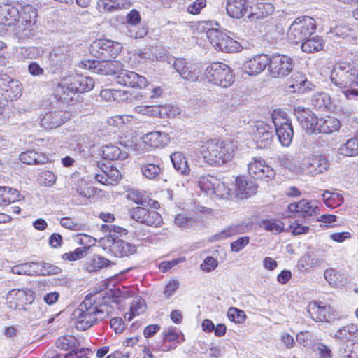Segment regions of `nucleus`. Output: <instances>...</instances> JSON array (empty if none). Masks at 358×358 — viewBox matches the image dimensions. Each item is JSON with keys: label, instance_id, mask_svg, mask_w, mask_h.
<instances>
[{"label": "nucleus", "instance_id": "obj_24", "mask_svg": "<svg viewBox=\"0 0 358 358\" xmlns=\"http://www.w3.org/2000/svg\"><path fill=\"white\" fill-rule=\"evenodd\" d=\"M226 10L231 17L238 19L245 15L248 17L250 3L248 0H228Z\"/></svg>", "mask_w": 358, "mask_h": 358}, {"label": "nucleus", "instance_id": "obj_26", "mask_svg": "<svg viewBox=\"0 0 358 358\" xmlns=\"http://www.w3.org/2000/svg\"><path fill=\"white\" fill-rule=\"evenodd\" d=\"M290 212L299 213L302 217H312L317 213L318 207L315 201H309L302 199L296 203H290L288 206Z\"/></svg>", "mask_w": 358, "mask_h": 358}, {"label": "nucleus", "instance_id": "obj_50", "mask_svg": "<svg viewBox=\"0 0 358 358\" xmlns=\"http://www.w3.org/2000/svg\"><path fill=\"white\" fill-rule=\"evenodd\" d=\"M261 227L275 234H280L284 229V224L281 221L276 220H263L261 223Z\"/></svg>", "mask_w": 358, "mask_h": 358}, {"label": "nucleus", "instance_id": "obj_28", "mask_svg": "<svg viewBox=\"0 0 358 358\" xmlns=\"http://www.w3.org/2000/svg\"><path fill=\"white\" fill-rule=\"evenodd\" d=\"M236 185L238 195L241 199L248 198L257 192V185L252 180H248L244 176L236 178Z\"/></svg>", "mask_w": 358, "mask_h": 358}, {"label": "nucleus", "instance_id": "obj_54", "mask_svg": "<svg viewBox=\"0 0 358 358\" xmlns=\"http://www.w3.org/2000/svg\"><path fill=\"white\" fill-rule=\"evenodd\" d=\"M127 196L129 199L133 201L136 204L141 205L143 206H150V201L151 199L138 190L131 191L128 194Z\"/></svg>", "mask_w": 358, "mask_h": 358}, {"label": "nucleus", "instance_id": "obj_25", "mask_svg": "<svg viewBox=\"0 0 358 358\" xmlns=\"http://www.w3.org/2000/svg\"><path fill=\"white\" fill-rule=\"evenodd\" d=\"M20 21V10L10 4L0 6V24L6 26L17 25Z\"/></svg>", "mask_w": 358, "mask_h": 358}, {"label": "nucleus", "instance_id": "obj_23", "mask_svg": "<svg viewBox=\"0 0 358 358\" xmlns=\"http://www.w3.org/2000/svg\"><path fill=\"white\" fill-rule=\"evenodd\" d=\"M70 76L59 83L55 90V97L64 103H69L74 100L76 90L72 85Z\"/></svg>", "mask_w": 358, "mask_h": 358}, {"label": "nucleus", "instance_id": "obj_32", "mask_svg": "<svg viewBox=\"0 0 358 358\" xmlns=\"http://www.w3.org/2000/svg\"><path fill=\"white\" fill-rule=\"evenodd\" d=\"M72 80V85L76 90L77 93L89 92L94 87L95 82L91 77L83 75H75L70 76Z\"/></svg>", "mask_w": 358, "mask_h": 358}, {"label": "nucleus", "instance_id": "obj_56", "mask_svg": "<svg viewBox=\"0 0 358 358\" xmlns=\"http://www.w3.org/2000/svg\"><path fill=\"white\" fill-rule=\"evenodd\" d=\"M138 24H130L127 26V36L132 38H142L148 33L147 29L143 27H138Z\"/></svg>", "mask_w": 358, "mask_h": 358}, {"label": "nucleus", "instance_id": "obj_44", "mask_svg": "<svg viewBox=\"0 0 358 358\" xmlns=\"http://www.w3.org/2000/svg\"><path fill=\"white\" fill-rule=\"evenodd\" d=\"M145 308L146 305L143 299L141 298L135 299L131 304L130 312L125 313L124 318L131 321L134 317L144 313Z\"/></svg>", "mask_w": 358, "mask_h": 358}, {"label": "nucleus", "instance_id": "obj_1", "mask_svg": "<svg viewBox=\"0 0 358 358\" xmlns=\"http://www.w3.org/2000/svg\"><path fill=\"white\" fill-rule=\"evenodd\" d=\"M112 313V307L101 300H94L92 296H87L72 315L75 320L77 329L85 331Z\"/></svg>", "mask_w": 358, "mask_h": 358}, {"label": "nucleus", "instance_id": "obj_10", "mask_svg": "<svg viewBox=\"0 0 358 358\" xmlns=\"http://www.w3.org/2000/svg\"><path fill=\"white\" fill-rule=\"evenodd\" d=\"M38 12L31 5H25L20 10V21L17 22V32L21 37L29 38L34 35L33 29L37 21Z\"/></svg>", "mask_w": 358, "mask_h": 358}, {"label": "nucleus", "instance_id": "obj_16", "mask_svg": "<svg viewBox=\"0 0 358 358\" xmlns=\"http://www.w3.org/2000/svg\"><path fill=\"white\" fill-rule=\"evenodd\" d=\"M254 141L261 149L269 147L273 141V133L270 127L263 121H257L252 128Z\"/></svg>", "mask_w": 358, "mask_h": 358}, {"label": "nucleus", "instance_id": "obj_12", "mask_svg": "<svg viewBox=\"0 0 358 358\" xmlns=\"http://www.w3.org/2000/svg\"><path fill=\"white\" fill-rule=\"evenodd\" d=\"M248 172L252 178L266 182L273 180L275 176V170L260 157L252 158L248 164Z\"/></svg>", "mask_w": 358, "mask_h": 358}, {"label": "nucleus", "instance_id": "obj_5", "mask_svg": "<svg viewBox=\"0 0 358 358\" xmlns=\"http://www.w3.org/2000/svg\"><path fill=\"white\" fill-rule=\"evenodd\" d=\"M206 80L213 85L226 88L234 83V74L227 64L215 62L208 66L204 72Z\"/></svg>", "mask_w": 358, "mask_h": 358}, {"label": "nucleus", "instance_id": "obj_49", "mask_svg": "<svg viewBox=\"0 0 358 358\" xmlns=\"http://www.w3.org/2000/svg\"><path fill=\"white\" fill-rule=\"evenodd\" d=\"M77 343L74 336L67 335L59 338L56 341V346L61 350H69L76 348Z\"/></svg>", "mask_w": 358, "mask_h": 358}, {"label": "nucleus", "instance_id": "obj_46", "mask_svg": "<svg viewBox=\"0 0 358 358\" xmlns=\"http://www.w3.org/2000/svg\"><path fill=\"white\" fill-rule=\"evenodd\" d=\"M357 333L358 328L357 325L349 324L338 329L334 334V337L342 341H345L355 336Z\"/></svg>", "mask_w": 358, "mask_h": 358}, {"label": "nucleus", "instance_id": "obj_55", "mask_svg": "<svg viewBox=\"0 0 358 358\" xmlns=\"http://www.w3.org/2000/svg\"><path fill=\"white\" fill-rule=\"evenodd\" d=\"M213 180H218L212 176H203L199 180V186L201 190L207 194H213L215 182Z\"/></svg>", "mask_w": 358, "mask_h": 358}, {"label": "nucleus", "instance_id": "obj_3", "mask_svg": "<svg viewBox=\"0 0 358 358\" xmlns=\"http://www.w3.org/2000/svg\"><path fill=\"white\" fill-rule=\"evenodd\" d=\"M236 145L231 141L210 139L206 141L201 148L204 159L213 166H221L231 160Z\"/></svg>", "mask_w": 358, "mask_h": 358}, {"label": "nucleus", "instance_id": "obj_39", "mask_svg": "<svg viewBox=\"0 0 358 358\" xmlns=\"http://www.w3.org/2000/svg\"><path fill=\"white\" fill-rule=\"evenodd\" d=\"M331 98L329 94L320 92L315 94L311 99L312 105L317 110L324 111L331 105Z\"/></svg>", "mask_w": 358, "mask_h": 358}, {"label": "nucleus", "instance_id": "obj_58", "mask_svg": "<svg viewBox=\"0 0 358 358\" xmlns=\"http://www.w3.org/2000/svg\"><path fill=\"white\" fill-rule=\"evenodd\" d=\"M239 233V227L238 226H231L221 232L215 234L213 237V241H221L226 239L232 236L236 235Z\"/></svg>", "mask_w": 358, "mask_h": 358}, {"label": "nucleus", "instance_id": "obj_11", "mask_svg": "<svg viewBox=\"0 0 358 358\" xmlns=\"http://www.w3.org/2000/svg\"><path fill=\"white\" fill-rule=\"evenodd\" d=\"M329 168V161L322 155H314L304 158L296 171L305 175L315 176L323 173Z\"/></svg>", "mask_w": 358, "mask_h": 358}, {"label": "nucleus", "instance_id": "obj_43", "mask_svg": "<svg viewBox=\"0 0 358 358\" xmlns=\"http://www.w3.org/2000/svg\"><path fill=\"white\" fill-rule=\"evenodd\" d=\"M338 354L340 358H358V343L350 342L343 344Z\"/></svg>", "mask_w": 358, "mask_h": 358}, {"label": "nucleus", "instance_id": "obj_37", "mask_svg": "<svg viewBox=\"0 0 358 358\" xmlns=\"http://www.w3.org/2000/svg\"><path fill=\"white\" fill-rule=\"evenodd\" d=\"M20 160L27 164H45L48 158L42 153L27 150L20 155Z\"/></svg>", "mask_w": 358, "mask_h": 358}, {"label": "nucleus", "instance_id": "obj_6", "mask_svg": "<svg viewBox=\"0 0 358 358\" xmlns=\"http://www.w3.org/2000/svg\"><path fill=\"white\" fill-rule=\"evenodd\" d=\"M271 117L279 142L282 146H289L292 141L294 130L287 113L280 110H274Z\"/></svg>", "mask_w": 358, "mask_h": 358}, {"label": "nucleus", "instance_id": "obj_17", "mask_svg": "<svg viewBox=\"0 0 358 358\" xmlns=\"http://www.w3.org/2000/svg\"><path fill=\"white\" fill-rule=\"evenodd\" d=\"M307 311L310 317L316 322H329L335 316L334 308L322 302H310L307 307Z\"/></svg>", "mask_w": 358, "mask_h": 358}, {"label": "nucleus", "instance_id": "obj_47", "mask_svg": "<svg viewBox=\"0 0 358 358\" xmlns=\"http://www.w3.org/2000/svg\"><path fill=\"white\" fill-rule=\"evenodd\" d=\"M292 80L293 83L291 85V87H292L294 91L297 90L300 92H303L306 90L310 89L309 87L310 83L303 73H294Z\"/></svg>", "mask_w": 358, "mask_h": 358}, {"label": "nucleus", "instance_id": "obj_63", "mask_svg": "<svg viewBox=\"0 0 358 358\" xmlns=\"http://www.w3.org/2000/svg\"><path fill=\"white\" fill-rule=\"evenodd\" d=\"M314 350L317 352L318 358H332L331 349L322 343H317L315 344Z\"/></svg>", "mask_w": 358, "mask_h": 358}, {"label": "nucleus", "instance_id": "obj_34", "mask_svg": "<svg viewBox=\"0 0 358 358\" xmlns=\"http://www.w3.org/2000/svg\"><path fill=\"white\" fill-rule=\"evenodd\" d=\"M320 264V259L314 253L308 252L299 259L297 267L301 272H308L312 268L318 267Z\"/></svg>", "mask_w": 358, "mask_h": 358}, {"label": "nucleus", "instance_id": "obj_30", "mask_svg": "<svg viewBox=\"0 0 358 358\" xmlns=\"http://www.w3.org/2000/svg\"><path fill=\"white\" fill-rule=\"evenodd\" d=\"M273 11V6L268 2H258L254 5L250 4L248 18H264L269 15H271Z\"/></svg>", "mask_w": 358, "mask_h": 358}, {"label": "nucleus", "instance_id": "obj_31", "mask_svg": "<svg viewBox=\"0 0 358 358\" xmlns=\"http://www.w3.org/2000/svg\"><path fill=\"white\" fill-rule=\"evenodd\" d=\"M99 155L106 160H123L128 156V153L121 150L115 145L109 144L101 147Z\"/></svg>", "mask_w": 358, "mask_h": 358}, {"label": "nucleus", "instance_id": "obj_4", "mask_svg": "<svg viewBox=\"0 0 358 358\" xmlns=\"http://www.w3.org/2000/svg\"><path fill=\"white\" fill-rule=\"evenodd\" d=\"M316 29L315 20L309 16L297 17L289 26L287 38L292 43L303 42L313 34Z\"/></svg>", "mask_w": 358, "mask_h": 358}, {"label": "nucleus", "instance_id": "obj_40", "mask_svg": "<svg viewBox=\"0 0 358 358\" xmlns=\"http://www.w3.org/2000/svg\"><path fill=\"white\" fill-rule=\"evenodd\" d=\"M323 47L322 40L315 36L312 38H306L302 42L301 50L304 52L312 53L322 50Z\"/></svg>", "mask_w": 358, "mask_h": 358}, {"label": "nucleus", "instance_id": "obj_2", "mask_svg": "<svg viewBox=\"0 0 358 358\" xmlns=\"http://www.w3.org/2000/svg\"><path fill=\"white\" fill-rule=\"evenodd\" d=\"M294 114L307 134H331L338 131L341 124L338 119L332 116L318 118L308 108L297 106L294 108Z\"/></svg>", "mask_w": 358, "mask_h": 358}, {"label": "nucleus", "instance_id": "obj_64", "mask_svg": "<svg viewBox=\"0 0 358 358\" xmlns=\"http://www.w3.org/2000/svg\"><path fill=\"white\" fill-rule=\"evenodd\" d=\"M250 242L249 236H243L231 243V249L233 252H238Z\"/></svg>", "mask_w": 358, "mask_h": 358}, {"label": "nucleus", "instance_id": "obj_7", "mask_svg": "<svg viewBox=\"0 0 358 358\" xmlns=\"http://www.w3.org/2000/svg\"><path fill=\"white\" fill-rule=\"evenodd\" d=\"M355 71L353 65L348 62L337 64L331 72V83L341 89H345L355 84Z\"/></svg>", "mask_w": 358, "mask_h": 358}, {"label": "nucleus", "instance_id": "obj_59", "mask_svg": "<svg viewBox=\"0 0 358 358\" xmlns=\"http://www.w3.org/2000/svg\"><path fill=\"white\" fill-rule=\"evenodd\" d=\"M189 63L183 58L173 59V66L182 79L189 66Z\"/></svg>", "mask_w": 358, "mask_h": 358}, {"label": "nucleus", "instance_id": "obj_20", "mask_svg": "<svg viewBox=\"0 0 358 358\" xmlns=\"http://www.w3.org/2000/svg\"><path fill=\"white\" fill-rule=\"evenodd\" d=\"M0 90L5 99L11 101L18 98L22 93L19 81L6 74L0 76Z\"/></svg>", "mask_w": 358, "mask_h": 358}, {"label": "nucleus", "instance_id": "obj_51", "mask_svg": "<svg viewBox=\"0 0 358 358\" xmlns=\"http://www.w3.org/2000/svg\"><path fill=\"white\" fill-rule=\"evenodd\" d=\"M201 72L202 70L198 64L190 62L183 79L189 82L199 81Z\"/></svg>", "mask_w": 358, "mask_h": 358}, {"label": "nucleus", "instance_id": "obj_27", "mask_svg": "<svg viewBox=\"0 0 358 358\" xmlns=\"http://www.w3.org/2000/svg\"><path fill=\"white\" fill-rule=\"evenodd\" d=\"M110 251L115 257H127L136 251V245L122 239L114 240Z\"/></svg>", "mask_w": 358, "mask_h": 358}, {"label": "nucleus", "instance_id": "obj_38", "mask_svg": "<svg viewBox=\"0 0 358 358\" xmlns=\"http://www.w3.org/2000/svg\"><path fill=\"white\" fill-rule=\"evenodd\" d=\"M19 195V192L15 189L0 186V206H8L15 202Z\"/></svg>", "mask_w": 358, "mask_h": 358}, {"label": "nucleus", "instance_id": "obj_9", "mask_svg": "<svg viewBox=\"0 0 358 358\" xmlns=\"http://www.w3.org/2000/svg\"><path fill=\"white\" fill-rule=\"evenodd\" d=\"M122 48V45L112 40L101 38L94 41L90 45V52L101 60L114 58L118 55Z\"/></svg>", "mask_w": 358, "mask_h": 358}, {"label": "nucleus", "instance_id": "obj_15", "mask_svg": "<svg viewBox=\"0 0 358 358\" xmlns=\"http://www.w3.org/2000/svg\"><path fill=\"white\" fill-rule=\"evenodd\" d=\"M210 36L213 41L211 44L222 52H237L241 50L238 42L222 31H211Z\"/></svg>", "mask_w": 358, "mask_h": 358}, {"label": "nucleus", "instance_id": "obj_35", "mask_svg": "<svg viewBox=\"0 0 358 358\" xmlns=\"http://www.w3.org/2000/svg\"><path fill=\"white\" fill-rule=\"evenodd\" d=\"M170 157L174 169L180 174L182 176H188L189 174L190 168L182 152H175Z\"/></svg>", "mask_w": 358, "mask_h": 358}, {"label": "nucleus", "instance_id": "obj_62", "mask_svg": "<svg viewBox=\"0 0 358 358\" xmlns=\"http://www.w3.org/2000/svg\"><path fill=\"white\" fill-rule=\"evenodd\" d=\"M71 52V47L69 45H63L62 47H59L54 50L53 53L50 55V57L52 58L55 57H61L60 62H66V59L70 57L69 52Z\"/></svg>", "mask_w": 358, "mask_h": 358}, {"label": "nucleus", "instance_id": "obj_61", "mask_svg": "<svg viewBox=\"0 0 358 358\" xmlns=\"http://www.w3.org/2000/svg\"><path fill=\"white\" fill-rule=\"evenodd\" d=\"M214 24L218 26V24L217 22L213 23V22L210 21L201 22L199 24V29L201 31L206 32V37L208 38L210 43H212L213 41L211 37L210 36V33H211V31L220 32V31H219L218 29L213 27Z\"/></svg>", "mask_w": 358, "mask_h": 358}, {"label": "nucleus", "instance_id": "obj_18", "mask_svg": "<svg viewBox=\"0 0 358 358\" xmlns=\"http://www.w3.org/2000/svg\"><path fill=\"white\" fill-rule=\"evenodd\" d=\"M120 85L137 88H143L148 84L147 79L136 72L122 69L116 78Z\"/></svg>", "mask_w": 358, "mask_h": 358}, {"label": "nucleus", "instance_id": "obj_52", "mask_svg": "<svg viewBox=\"0 0 358 358\" xmlns=\"http://www.w3.org/2000/svg\"><path fill=\"white\" fill-rule=\"evenodd\" d=\"M101 3L106 11L127 8L129 6V3L127 0H109L107 2L104 0H101Z\"/></svg>", "mask_w": 358, "mask_h": 358}, {"label": "nucleus", "instance_id": "obj_45", "mask_svg": "<svg viewBox=\"0 0 358 358\" xmlns=\"http://www.w3.org/2000/svg\"><path fill=\"white\" fill-rule=\"evenodd\" d=\"M215 182L213 194L217 198L222 199H231L233 197L234 192L232 189L226 185L225 183L220 180H213Z\"/></svg>", "mask_w": 358, "mask_h": 358}, {"label": "nucleus", "instance_id": "obj_41", "mask_svg": "<svg viewBox=\"0 0 358 358\" xmlns=\"http://www.w3.org/2000/svg\"><path fill=\"white\" fill-rule=\"evenodd\" d=\"M111 264V262L108 259L99 255H94L87 263V270L89 272H95Z\"/></svg>", "mask_w": 358, "mask_h": 358}, {"label": "nucleus", "instance_id": "obj_42", "mask_svg": "<svg viewBox=\"0 0 358 358\" xmlns=\"http://www.w3.org/2000/svg\"><path fill=\"white\" fill-rule=\"evenodd\" d=\"M61 269L52 264L35 262L36 275H50L60 273Z\"/></svg>", "mask_w": 358, "mask_h": 358}, {"label": "nucleus", "instance_id": "obj_21", "mask_svg": "<svg viewBox=\"0 0 358 358\" xmlns=\"http://www.w3.org/2000/svg\"><path fill=\"white\" fill-rule=\"evenodd\" d=\"M89 69H93L95 72L102 75H119L122 69V64L117 60H110V59L102 60L101 62L93 61L89 62Z\"/></svg>", "mask_w": 358, "mask_h": 358}, {"label": "nucleus", "instance_id": "obj_14", "mask_svg": "<svg viewBox=\"0 0 358 358\" xmlns=\"http://www.w3.org/2000/svg\"><path fill=\"white\" fill-rule=\"evenodd\" d=\"M35 293L30 289H13L6 295V301L10 308L27 310L24 305L31 304Z\"/></svg>", "mask_w": 358, "mask_h": 358}, {"label": "nucleus", "instance_id": "obj_36", "mask_svg": "<svg viewBox=\"0 0 358 358\" xmlns=\"http://www.w3.org/2000/svg\"><path fill=\"white\" fill-rule=\"evenodd\" d=\"M338 154L345 157H354L358 155V135L348 139L340 145L338 149Z\"/></svg>", "mask_w": 358, "mask_h": 358}, {"label": "nucleus", "instance_id": "obj_33", "mask_svg": "<svg viewBox=\"0 0 358 358\" xmlns=\"http://www.w3.org/2000/svg\"><path fill=\"white\" fill-rule=\"evenodd\" d=\"M144 142L153 148L164 147L169 142L168 134L161 131H152L143 136Z\"/></svg>", "mask_w": 358, "mask_h": 358}, {"label": "nucleus", "instance_id": "obj_48", "mask_svg": "<svg viewBox=\"0 0 358 358\" xmlns=\"http://www.w3.org/2000/svg\"><path fill=\"white\" fill-rule=\"evenodd\" d=\"M11 272L17 275H36L35 262L15 265L11 268Z\"/></svg>", "mask_w": 358, "mask_h": 358}, {"label": "nucleus", "instance_id": "obj_22", "mask_svg": "<svg viewBox=\"0 0 358 358\" xmlns=\"http://www.w3.org/2000/svg\"><path fill=\"white\" fill-rule=\"evenodd\" d=\"M69 113L62 110L47 113L41 120V127L45 130L57 128L69 119Z\"/></svg>", "mask_w": 358, "mask_h": 358}, {"label": "nucleus", "instance_id": "obj_29", "mask_svg": "<svg viewBox=\"0 0 358 358\" xmlns=\"http://www.w3.org/2000/svg\"><path fill=\"white\" fill-rule=\"evenodd\" d=\"M141 171L143 176L152 180H159L163 173L162 164L155 160L154 162H145L141 164Z\"/></svg>", "mask_w": 358, "mask_h": 358}, {"label": "nucleus", "instance_id": "obj_8", "mask_svg": "<svg viewBox=\"0 0 358 358\" xmlns=\"http://www.w3.org/2000/svg\"><path fill=\"white\" fill-rule=\"evenodd\" d=\"M294 66L292 57L285 55H273L269 57L268 71L273 78H283L289 75Z\"/></svg>", "mask_w": 358, "mask_h": 358}, {"label": "nucleus", "instance_id": "obj_19", "mask_svg": "<svg viewBox=\"0 0 358 358\" xmlns=\"http://www.w3.org/2000/svg\"><path fill=\"white\" fill-rule=\"evenodd\" d=\"M269 57L267 55L259 54L246 60L242 66L243 72L250 76L262 73L268 66Z\"/></svg>", "mask_w": 358, "mask_h": 358}, {"label": "nucleus", "instance_id": "obj_57", "mask_svg": "<svg viewBox=\"0 0 358 358\" xmlns=\"http://www.w3.org/2000/svg\"><path fill=\"white\" fill-rule=\"evenodd\" d=\"M88 246H84L76 248L74 251L64 253L62 255V258L69 261H75L83 257L86 253V251L90 248Z\"/></svg>", "mask_w": 358, "mask_h": 358}, {"label": "nucleus", "instance_id": "obj_60", "mask_svg": "<svg viewBox=\"0 0 358 358\" xmlns=\"http://www.w3.org/2000/svg\"><path fill=\"white\" fill-rule=\"evenodd\" d=\"M227 315L231 321L235 323H243L245 319V314L243 310L231 307L229 309Z\"/></svg>", "mask_w": 358, "mask_h": 358}, {"label": "nucleus", "instance_id": "obj_13", "mask_svg": "<svg viewBox=\"0 0 358 358\" xmlns=\"http://www.w3.org/2000/svg\"><path fill=\"white\" fill-rule=\"evenodd\" d=\"M148 206L136 207L132 208L129 215L136 222L150 227H159L163 223L161 215L155 210L147 208Z\"/></svg>", "mask_w": 358, "mask_h": 358}, {"label": "nucleus", "instance_id": "obj_53", "mask_svg": "<svg viewBox=\"0 0 358 358\" xmlns=\"http://www.w3.org/2000/svg\"><path fill=\"white\" fill-rule=\"evenodd\" d=\"M352 30L350 27L345 24H339L331 29L329 34L333 37L338 38H345L352 35Z\"/></svg>", "mask_w": 358, "mask_h": 358}]
</instances>
